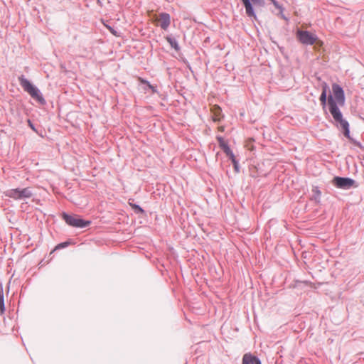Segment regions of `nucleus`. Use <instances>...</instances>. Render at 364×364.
I'll use <instances>...</instances> for the list:
<instances>
[{"label":"nucleus","mask_w":364,"mask_h":364,"mask_svg":"<svg viewBox=\"0 0 364 364\" xmlns=\"http://www.w3.org/2000/svg\"><path fill=\"white\" fill-rule=\"evenodd\" d=\"M328 104L329 106V112L331 114L333 119L336 123V126L338 128H341L343 130V134L346 137H347L349 140L353 142L357 146L361 147V144L360 142L354 141L350 136V129H349V123L343 118V114L340 111L338 105H336V102L333 99V97L331 95H329L328 97Z\"/></svg>","instance_id":"f257e3e1"},{"label":"nucleus","mask_w":364,"mask_h":364,"mask_svg":"<svg viewBox=\"0 0 364 364\" xmlns=\"http://www.w3.org/2000/svg\"><path fill=\"white\" fill-rule=\"evenodd\" d=\"M18 82L24 91L28 92L33 99L41 105L46 104V100L40 90L36 86L32 85L31 82L23 75L18 77Z\"/></svg>","instance_id":"f03ea898"},{"label":"nucleus","mask_w":364,"mask_h":364,"mask_svg":"<svg viewBox=\"0 0 364 364\" xmlns=\"http://www.w3.org/2000/svg\"><path fill=\"white\" fill-rule=\"evenodd\" d=\"M4 195L16 200H21L32 197L33 193L29 187L24 188H11L6 191Z\"/></svg>","instance_id":"7ed1b4c3"},{"label":"nucleus","mask_w":364,"mask_h":364,"mask_svg":"<svg viewBox=\"0 0 364 364\" xmlns=\"http://www.w3.org/2000/svg\"><path fill=\"white\" fill-rule=\"evenodd\" d=\"M63 218L65 222L70 226L78 228H86L91 223V222L89 220H85L80 218L77 215H71L65 213H63Z\"/></svg>","instance_id":"20e7f679"},{"label":"nucleus","mask_w":364,"mask_h":364,"mask_svg":"<svg viewBox=\"0 0 364 364\" xmlns=\"http://www.w3.org/2000/svg\"><path fill=\"white\" fill-rule=\"evenodd\" d=\"M296 38L302 44L306 46L314 44L318 39L316 35L312 34L309 31L300 29L296 31Z\"/></svg>","instance_id":"39448f33"},{"label":"nucleus","mask_w":364,"mask_h":364,"mask_svg":"<svg viewBox=\"0 0 364 364\" xmlns=\"http://www.w3.org/2000/svg\"><path fill=\"white\" fill-rule=\"evenodd\" d=\"M334 185L339 188L349 189L351 187H357L356 182L352 178L344 177H335L333 179Z\"/></svg>","instance_id":"423d86ee"},{"label":"nucleus","mask_w":364,"mask_h":364,"mask_svg":"<svg viewBox=\"0 0 364 364\" xmlns=\"http://www.w3.org/2000/svg\"><path fill=\"white\" fill-rule=\"evenodd\" d=\"M332 90L333 93V99L336 102V105L343 106L345 103V95L343 88L338 84L332 85Z\"/></svg>","instance_id":"0eeeda50"},{"label":"nucleus","mask_w":364,"mask_h":364,"mask_svg":"<svg viewBox=\"0 0 364 364\" xmlns=\"http://www.w3.org/2000/svg\"><path fill=\"white\" fill-rule=\"evenodd\" d=\"M156 21L161 28L166 31L170 26L171 16L167 13H161L159 14Z\"/></svg>","instance_id":"6e6552de"},{"label":"nucleus","mask_w":364,"mask_h":364,"mask_svg":"<svg viewBox=\"0 0 364 364\" xmlns=\"http://www.w3.org/2000/svg\"><path fill=\"white\" fill-rule=\"evenodd\" d=\"M242 364H262L260 360L251 353H245L242 358Z\"/></svg>","instance_id":"1a4fd4ad"},{"label":"nucleus","mask_w":364,"mask_h":364,"mask_svg":"<svg viewBox=\"0 0 364 364\" xmlns=\"http://www.w3.org/2000/svg\"><path fill=\"white\" fill-rule=\"evenodd\" d=\"M241 1H242L243 4L245 6L247 15L249 17H253V18H256V14L254 11V9H253L252 5L250 2V0H241Z\"/></svg>","instance_id":"9d476101"},{"label":"nucleus","mask_w":364,"mask_h":364,"mask_svg":"<svg viewBox=\"0 0 364 364\" xmlns=\"http://www.w3.org/2000/svg\"><path fill=\"white\" fill-rule=\"evenodd\" d=\"M328 89V87L326 83H323L322 85V92L320 96V101L321 105L324 107L326 105V100H327V90Z\"/></svg>","instance_id":"9b49d317"},{"label":"nucleus","mask_w":364,"mask_h":364,"mask_svg":"<svg viewBox=\"0 0 364 364\" xmlns=\"http://www.w3.org/2000/svg\"><path fill=\"white\" fill-rule=\"evenodd\" d=\"M218 140L220 146L221 147V149L223 150V151L225 154L231 150L230 149L229 146L228 145V144L224 141V139L221 136L218 137Z\"/></svg>","instance_id":"f8f14e48"},{"label":"nucleus","mask_w":364,"mask_h":364,"mask_svg":"<svg viewBox=\"0 0 364 364\" xmlns=\"http://www.w3.org/2000/svg\"><path fill=\"white\" fill-rule=\"evenodd\" d=\"M166 40L172 48H173L176 50H179L178 42L175 38L171 37H167Z\"/></svg>","instance_id":"ddd939ff"},{"label":"nucleus","mask_w":364,"mask_h":364,"mask_svg":"<svg viewBox=\"0 0 364 364\" xmlns=\"http://www.w3.org/2000/svg\"><path fill=\"white\" fill-rule=\"evenodd\" d=\"M5 311V304H4V294H0V313L1 314H3Z\"/></svg>","instance_id":"4468645a"},{"label":"nucleus","mask_w":364,"mask_h":364,"mask_svg":"<svg viewBox=\"0 0 364 364\" xmlns=\"http://www.w3.org/2000/svg\"><path fill=\"white\" fill-rule=\"evenodd\" d=\"M143 82L147 84L148 87L153 92H156V89L154 86L151 85L148 81L143 80Z\"/></svg>","instance_id":"2eb2a0df"},{"label":"nucleus","mask_w":364,"mask_h":364,"mask_svg":"<svg viewBox=\"0 0 364 364\" xmlns=\"http://www.w3.org/2000/svg\"><path fill=\"white\" fill-rule=\"evenodd\" d=\"M226 155L229 157V159L232 161V162L233 161V160H236L235 155L231 150L230 151H228V153H226Z\"/></svg>","instance_id":"dca6fc26"},{"label":"nucleus","mask_w":364,"mask_h":364,"mask_svg":"<svg viewBox=\"0 0 364 364\" xmlns=\"http://www.w3.org/2000/svg\"><path fill=\"white\" fill-rule=\"evenodd\" d=\"M252 1L255 4H257V5H259V6H263L264 4V0H252Z\"/></svg>","instance_id":"f3484780"},{"label":"nucleus","mask_w":364,"mask_h":364,"mask_svg":"<svg viewBox=\"0 0 364 364\" xmlns=\"http://www.w3.org/2000/svg\"><path fill=\"white\" fill-rule=\"evenodd\" d=\"M68 244H69L68 242L60 243L59 245H58L56 248H64V247H67L68 245Z\"/></svg>","instance_id":"a211bd4d"},{"label":"nucleus","mask_w":364,"mask_h":364,"mask_svg":"<svg viewBox=\"0 0 364 364\" xmlns=\"http://www.w3.org/2000/svg\"><path fill=\"white\" fill-rule=\"evenodd\" d=\"M234 165V168L235 169L236 171H239V165H238V162L236 161V160H233V161L232 162Z\"/></svg>","instance_id":"6ab92c4d"},{"label":"nucleus","mask_w":364,"mask_h":364,"mask_svg":"<svg viewBox=\"0 0 364 364\" xmlns=\"http://www.w3.org/2000/svg\"><path fill=\"white\" fill-rule=\"evenodd\" d=\"M270 1L272 2L273 5H274L277 9H280V8H281V6H280V5H279V4L278 3V1H276V0H270Z\"/></svg>","instance_id":"aec40b11"},{"label":"nucleus","mask_w":364,"mask_h":364,"mask_svg":"<svg viewBox=\"0 0 364 364\" xmlns=\"http://www.w3.org/2000/svg\"><path fill=\"white\" fill-rule=\"evenodd\" d=\"M135 208H136V209H137V210H139V211L140 213H142V212L144 211V210H143V209H142L141 208H140V207H139V205H135Z\"/></svg>","instance_id":"412c9836"},{"label":"nucleus","mask_w":364,"mask_h":364,"mask_svg":"<svg viewBox=\"0 0 364 364\" xmlns=\"http://www.w3.org/2000/svg\"><path fill=\"white\" fill-rule=\"evenodd\" d=\"M28 124L31 127V128L32 129L35 130V128H34L33 125L32 124L30 120H28Z\"/></svg>","instance_id":"4be33fe9"},{"label":"nucleus","mask_w":364,"mask_h":364,"mask_svg":"<svg viewBox=\"0 0 364 364\" xmlns=\"http://www.w3.org/2000/svg\"><path fill=\"white\" fill-rule=\"evenodd\" d=\"M316 194L317 195L318 197L321 195V192L319 190H318L317 188H316Z\"/></svg>","instance_id":"5701e85b"}]
</instances>
